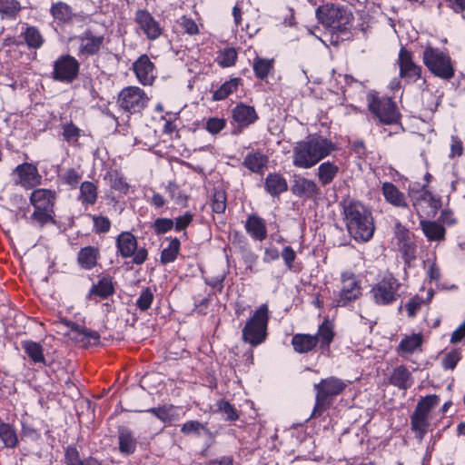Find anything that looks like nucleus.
<instances>
[{"label": "nucleus", "instance_id": "nucleus-1", "mask_svg": "<svg viewBox=\"0 0 465 465\" xmlns=\"http://www.w3.org/2000/svg\"><path fill=\"white\" fill-rule=\"evenodd\" d=\"M336 149L337 146L331 140L316 134H310L295 143L292 163L298 168L310 169Z\"/></svg>", "mask_w": 465, "mask_h": 465}, {"label": "nucleus", "instance_id": "nucleus-2", "mask_svg": "<svg viewBox=\"0 0 465 465\" xmlns=\"http://www.w3.org/2000/svg\"><path fill=\"white\" fill-rule=\"evenodd\" d=\"M343 213L347 230L355 240L368 241L374 233L375 226L371 213L365 206L353 200L343 202Z\"/></svg>", "mask_w": 465, "mask_h": 465}, {"label": "nucleus", "instance_id": "nucleus-3", "mask_svg": "<svg viewBox=\"0 0 465 465\" xmlns=\"http://www.w3.org/2000/svg\"><path fill=\"white\" fill-rule=\"evenodd\" d=\"M56 193L48 189H35L31 193L30 203L35 211L28 218L33 224L43 227L49 222H54V206Z\"/></svg>", "mask_w": 465, "mask_h": 465}, {"label": "nucleus", "instance_id": "nucleus-4", "mask_svg": "<svg viewBox=\"0 0 465 465\" xmlns=\"http://www.w3.org/2000/svg\"><path fill=\"white\" fill-rule=\"evenodd\" d=\"M422 62L435 76L450 81L455 75L454 63L449 53L438 47L427 45L422 54Z\"/></svg>", "mask_w": 465, "mask_h": 465}, {"label": "nucleus", "instance_id": "nucleus-5", "mask_svg": "<svg viewBox=\"0 0 465 465\" xmlns=\"http://www.w3.org/2000/svg\"><path fill=\"white\" fill-rule=\"evenodd\" d=\"M316 17L323 26L333 32H343L353 16L343 6L334 4H326L319 6L315 12Z\"/></svg>", "mask_w": 465, "mask_h": 465}, {"label": "nucleus", "instance_id": "nucleus-6", "mask_svg": "<svg viewBox=\"0 0 465 465\" xmlns=\"http://www.w3.org/2000/svg\"><path fill=\"white\" fill-rule=\"evenodd\" d=\"M269 311L267 304H262L247 321L242 329V340L252 346L262 343L267 337Z\"/></svg>", "mask_w": 465, "mask_h": 465}, {"label": "nucleus", "instance_id": "nucleus-7", "mask_svg": "<svg viewBox=\"0 0 465 465\" xmlns=\"http://www.w3.org/2000/svg\"><path fill=\"white\" fill-rule=\"evenodd\" d=\"M345 387V383L335 377L322 379L318 384H315L314 389L317 393L312 417H320L325 412L331 404L332 398L340 394Z\"/></svg>", "mask_w": 465, "mask_h": 465}, {"label": "nucleus", "instance_id": "nucleus-8", "mask_svg": "<svg viewBox=\"0 0 465 465\" xmlns=\"http://www.w3.org/2000/svg\"><path fill=\"white\" fill-rule=\"evenodd\" d=\"M147 94L138 86L123 88L117 96V105L121 110L131 114L142 113L149 103Z\"/></svg>", "mask_w": 465, "mask_h": 465}, {"label": "nucleus", "instance_id": "nucleus-9", "mask_svg": "<svg viewBox=\"0 0 465 465\" xmlns=\"http://www.w3.org/2000/svg\"><path fill=\"white\" fill-rule=\"evenodd\" d=\"M116 248L120 256L124 259L133 258V262L143 264L148 256L145 248H138L135 236L130 232H122L116 238Z\"/></svg>", "mask_w": 465, "mask_h": 465}, {"label": "nucleus", "instance_id": "nucleus-10", "mask_svg": "<svg viewBox=\"0 0 465 465\" xmlns=\"http://www.w3.org/2000/svg\"><path fill=\"white\" fill-rule=\"evenodd\" d=\"M79 69L80 64L74 56L64 54L54 61L52 77L55 81L71 84L78 77Z\"/></svg>", "mask_w": 465, "mask_h": 465}, {"label": "nucleus", "instance_id": "nucleus-11", "mask_svg": "<svg viewBox=\"0 0 465 465\" xmlns=\"http://www.w3.org/2000/svg\"><path fill=\"white\" fill-rule=\"evenodd\" d=\"M13 181L26 190L33 189L42 183V175L36 165L31 163H24L17 165L12 173Z\"/></svg>", "mask_w": 465, "mask_h": 465}, {"label": "nucleus", "instance_id": "nucleus-12", "mask_svg": "<svg viewBox=\"0 0 465 465\" xmlns=\"http://www.w3.org/2000/svg\"><path fill=\"white\" fill-rule=\"evenodd\" d=\"M341 286L335 300L337 306H346L361 295V286L352 272H344L341 276Z\"/></svg>", "mask_w": 465, "mask_h": 465}, {"label": "nucleus", "instance_id": "nucleus-13", "mask_svg": "<svg viewBox=\"0 0 465 465\" xmlns=\"http://www.w3.org/2000/svg\"><path fill=\"white\" fill-rule=\"evenodd\" d=\"M398 64L399 74L407 83H415L421 79L422 67L413 61L411 52L401 47L399 53Z\"/></svg>", "mask_w": 465, "mask_h": 465}, {"label": "nucleus", "instance_id": "nucleus-14", "mask_svg": "<svg viewBox=\"0 0 465 465\" xmlns=\"http://www.w3.org/2000/svg\"><path fill=\"white\" fill-rule=\"evenodd\" d=\"M232 118L236 124L232 130V134L239 135L257 121L258 114L253 106L241 103L232 110Z\"/></svg>", "mask_w": 465, "mask_h": 465}, {"label": "nucleus", "instance_id": "nucleus-15", "mask_svg": "<svg viewBox=\"0 0 465 465\" xmlns=\"http://www.w3.org/2000/svg\"><path fill=\"white\" fill-rule=\"evenodd\" d=\"M401 114L396 104L391 98L380 100V124L391 125L394 133L401 129Z\"/></svg>", "mask_w": 465, "mask_h": 465}, {"label": "nucleus", "instance_id": "nucleus-16", "mask_svg": "<svg viewBox=\"0 0 465 465\" xmlns=\"http://www.w3.org/2000/svg\"><path fill=\"white\" fill-rule=\"evenodd\" d=\"M135 22L150 40L159 38L163 33V28L160 24L147 10H137L135 13Z\"/></svg>", "mask_w": 465, "mask_h": 465}, {"label": "nucleus", "instance_id": "nucleus-17", "mask_svg": "<svg viewBox=\"0 0 465 465\" xmlns=\"http://www.w3.org/2000/svg\"><path fill=\"white\" fill-rule=\"evenodd\" d=\"M134 72L138 81L143 85H150L153 84L154 75V64L151 62L146 54L141 55L133 64Z\"/></svg>", "mask_w": 465, "mask_h": 465}, {"label": "nucleus", "instance_id": "nucleus-18", "mask_svg": "<svg viewBox=\"0 0 465 465\" xmlns=\"http://www.w3.org/2000/svg\"><path fill=\"white\" fill-rule=\"evenodd\" d=\"M115 292L113 278L109 275L103 276L97 283L93 284L89 290L86 299L98 302L99 299H107Z\"/></svg>", "mask_w": 465, "mask_h": 465}, {"label": "nucleus", "instance_id": "nucleus-19", "mask_svg": "<svg viewBox=\"0 0 465 465\" xmlns=\"http://www.w3.org/2000/svg\"><path fill=\"white\" fill-rule=\"evenodd\" d=\"M294 195L307 199H316L321 194V189L312 180L305 177H296L292 185Z\"/></svg>", "mask_w": 465, "mask_h": 465}, {"label": "nucleus", "instance_id": "nucleus-20", "mask_svg": "<svg viewBox=\"0 0 465 465\" xmlns=\"http://www.w3.org/2000/svg\"><path fill=\"white\" fill-rule=\"evenodd\" d=\"M80 42L79 53L86 55H94L99 52L104 43L103 35H96L91 29L85 30L78 36Z\"/></svg>", "mask_w": 465, "mask_h": 465}, {"label": "nucleus", "instance_id": "nucleus-21", "mask_svg": "<svg viewBox=\"0 0 465 465\" xmlns=\"http://www.w3.org/2000/svg\"><path fill=\"white\" fill-rule=\"evenodd\" d=\"M68 326L70 327L71 339L83 343L84 346L91 344L92 341L98 342L100 339V334L96 331L87 329L74 322L68 323Z\"/></svg>", "mask_w": 465, "mask_h": 465}, {"label": "nucleus", "instance_id": "nucleus-22", "mask_svg": "<svg viewBox=\"0 0 465 465\" xmlns=\"http://www.w3.org/2000/svg\"><path fill=\"white\" fill-rule=\"evenodd\" d=\"M247 233L255 241H263L267 237L265 221L256 214L249 215L245 223Z\"/></svg>", "mask_w": 465, "mask_h": 465}, {"label": "nucleus", "instance_id": "nucleus-23", "mask_svg": "<svg viewBox=\"0 0 465 465\" xmlns=\"http://www.w3.org/2000/svg\"><path fill=\"white\" fill-rule=\"evenodd\" d=\"M399 286L400 284L393 276H384L381 282H380V300L383 303L393 302L398 296L397 291Z\"/></svg>", "mask_w": 465, "mask_h": 465}, {"label": "nucleus", "instance_id": "nucleus-24", "mask_svg": "<svg viewBox=\"0 0 465 465\" xmlns=\"http://www.w3.org/2000/svg\"><path fill=\"white\" fill-rule=\"evenodd\" d=\"M314 337L317 338L318 343H320V350L322 353L330 351V344L331 343L334 331L332 323L325 320L318 328V331Z\"/></svg>", "mask_w": 465, "mask_h": 465}, {"label": "nucleus", "instance_id": "nucleus-25", "mask_svg": "<svg viewBox=\"0 0 465 465\" xmlns=\"http://www.w3.org/2000/svg\"><path fill=\"white\" fill-rule=\"evenodd\" d=\"M119 450L122 454L130 455L136 450L137 440L130 429L121 426L118 429Z\"/></svg>", "mask_w": 465, "mask_h": 465}, {"label": "nucleus", "instance_id": "nucleus-26", "mask_svg": "<svg viewBox=\"0 0 465 465\" xmlns=\"http://www.w3.org/2000/svg\"><path fill=\"white\" fill-rule=\"evenodd\" d=\"M317 344V338L311 334L297 333L292 339L293 350L301 354L312 351Z\"/></svg>", "mask_w": 465, "mask_h": 465}, {"label": "nucleus", "instance_id": "nucleus-27", "mask_svg": "<svg viewBox=\"0 0 465 465\" xmlns=\"http://www.w3.org/2000/svg\"><path fill=\"white\" fill-rule=\"evenodd\" d=\"M264 186L267 193L272 196H278L288 190L286 179L276 173H271L267 175Z\"/></svg>", "mask_w": 465, "mask_h": 465}, {"label": "nucleus", "instance_id": "nucleus-28", "mask_svg": "<svg viewBox=\"0 0 465 465\" xmlns=\"http://www.w3.org/2000/svg\"><path fill=\"white\" fill-rule=\"evenodd\" d=\"M99 258L100 251L94 246L82 248L77 255L78 263L84 270H91L95 267Z\"/></svg>", "mask_w": 465, "mask_h": 465}, {"label": "nucleus", "instance_id": "nucleus-29", "mask_svg": "<svg viewBox=\"0 0 465 465\" xmlns=\"http://www.w3.org/2000/svg\"><path fill=\"white\" fill-rule=\"evenodd\" d=\"M382 194L387 203L394 207H407V202L404 194L391 183L382 184Z\"/></svg>", "mask_w": 465, "mask_h": 465}, {"label": "nucleus", "instance_id": "nucleus-30", "mask_svg": "<svg viewBox=\"0 0 465 465\" xmlns=\"http://www.w3.org/2000/svg\"><path fill=\"white\" fill-rule=\"evenodd\" d=\"M420 227L430 241H441L445 238V228L435 221H420Z\"/></svg>", "mask_w": 465, "mask_h": 465}, {"label": "nucleus", "instance_id": "nucleus-31", "mask_svg": "<svg viewBox=\"0 0 465 465\" xmlns=\"http://www.w3.org/2000/svg\"><path fill=\"white\" fill-rule=\"evenodd\" d=\"M98 197L97 186L89 181L83 182L80 185L79 201L84 206L94 205Z\"/></svg>", "mask_w": 465, "mask_h": 465}, {"label": "nucleus", "instance_id": "nucleus-32", "mask_svg": "<svg viewBox=\"0 0 465 465\" xmlns=\"http://www.w3.org/2000/svg\"><path fill=\"white\" fill-rule=\"evenodd\" d=\"M339 173V167L331 162H324L318 167L317 176L322 186L332 183Z\"/></svg>", "mask_w": 465, "mask_h": 465}, {"label": "nucleus", "instance_id": "nucleus-33", "mask_svg": "<svg viewBox=\"0 0 465 465\" xmlns=\"http://www.w3.org/2000/svg\"><path fill=\"white\" fill-rule=\"evenodd\" d=\"M22 348L34 363H41L45 365V358L44 350L40 343L33 341H22Z\"/></svg>", "mask_w": 465, "mask_h": 465}, {"label": "nucleus", "instance_id": "nucleus-34", "mask_svg": "<svg viewBox=\"0 0 465 465\" xmlns=\"http://www.w3.org/2000/svg\"><path fill=\"white\" fill-rule=\"evenodd\" d=\"M267 163V156L259 152L248 153L243 160V165L253 173H261Z\"/></svg>", "mask_w": 465, "mask_h": 465}, {"label": "nucleus", "instance_id": "nucleus-35", "mask_svg": "<svg viewBox=\"0 0 465 465\" xmlns=\"http://www.w3.org/2000/svg\"><path fill=\"white\" fill-rule=\"evenodd\" d=\"M0 440L4 447L14 449L18 444V437L15 430L9 423H5L0 420Z\"/></svg>", "mask_w": 465, "mask_h": 465}, {"label": "nucleus", "instance_id": "nucleus-36", "mask_svg": "<svg viewBox=\"0 0 465 465\" xmlns=\"http://www.w3.org/2000/svg\"><path fill=\"white\" fill-rule=\"evenodd\" d=\"M242 84V79L239 77L232 78L224 82L213 94L214 101H221L227 98L230 94H233Z\"/></svg>", "mask_w": 465, "mask_h": 465}, {"label": "nucleus", "instance_id": "nucleus-37", "mask_svg": "<svg viewBox=\"0 0 465 465\" xmlns=\"http://www.w3.org/2000/svg\"><path fill=\"white\" fill-rule=\"evenodd\" d=\"M390 381L400 389H407L411 385V372L405 366H398L393 371Z\"/></svg>", "mask_w": 465, "mask_h": 465}, {"label": "nucleus", "instance_id": "nucleus-38", "mask_svg": "<svg viewBox=\"0 0 465 465\" xmlns=\"http://www.w3.org/2000/svg\"><path fill=\"white\" fill-rule=\"evenodd\" d=\"M25 42L30 48L38 49L44 44V37L40 31L35 26H26L22 33Z\"/></svg>", "mask_w": 465, "mask_h": 465}, {"label": "nucleus", "instance_id": "nucleus-39", "mask_svg": "<svg viewBox=\"0 0 465 465\" xmlns=\"http://www.w3.org/2000/svg\"><path fill=\"white\" fill-rule=\"evenodd\" d=\"M273 68V60L257 56L252 63V69L255 76L261 80L267 78Z\"/></svg>", "mask_w": 465, "mask_h": 465}, {"label": "nucleus", "instance_id": "nucleus-40", "mask_svg": "<svg viewBox=\"0 0 465 465\" xmlns=\"http://www.w3.org/2000/svg\"><path fill=\"white\" fill-rule=\"evenodd\" d=\"M180 241L178 238H172L168 243V246L163 248L161 252V262L163 264L173 262L176 258L180 251Z\"/></svg>", "mask_w": 465, "mask_h": 465}, {"label": "nucleus", "instance_id": "nucleus-41", "mask_svg": "<svg viewBox=\"0 0 465 465\" xmlns=\"http://www.w3.org/2000/svg\"><path fill=\"white\" fill-rule=\"evenodd\" d=\"M181 432L184 435H195L201 436L202 432L206 435H210L211 431L207 427V424L201 423L198 420H188L183 424Z\"/></svg>", "mask_w": 465, "mask_h": 465}, {"label": "nucleus", "instance_id": "nucleus-42", "mask_svg": "<svg viewBox=\"0 0 465 465\" xmlns=\"http://www.w3.org/2000/svg\"><path fill=\"white\" fill-rule=\"evenodd\" d=\"M51 14L55 20L63 23L70 21L73 16L71 7L64 2L54 4L51 7Z\"/></svg>", "mask_w": 465, "mask_h": 465}, {"label": "nucleus", "instance_id": "nucleus-43", "mask_svg": "<svg viewBox=\"0 0 465 465\" xmlns=\"http://www.w3.org/2000/svg\"><path fill=\"white\" fill-rule=\"evenodd\" d=\"M157 417L161 421L171 423L177 418L175 408L173 405H164L163 407L152 408L147 411Z\"/></svg>", "mask_w": 465, "mask_h": 465}, {"label": "nucleus", "instance_id": "nucleus-44", "mask_svg": "<svg viewBox=\"0 0 465 465\" xmlns=\"http://www.w3.org/2000/svg\"><path fill=\"white\" fill-rule=\"evenodd\" d=\"M21 10L16 0H0V14L5 17L14 18Z\"/></svg>", "mask_w": 465, "mask_h": 465}, {"label": "nucleus", "instance_id": "nucleus-45", "mask_svg": "<svg viewBox=\"0 0 465 465\" xmlns=\"http://www.w3.org/2000/svg\"><path fill=\"white\" fill-rule=\"evenodd\" d=\"M422 343V338L419 334H413L411 336L404 338L399 344V351L411 353Z\"/></svg>", "mask_w": 465, "mask_h": 465}, {"label": "nucleus", "instance_id": "nucleus-46", "mask_svg": "<svg viewBox=\"0 0 465 465\" xmlns=\"http://www.w3.org/2000/svg\"><path fill=\"white\" fill-rule=\"evenodd\" d=\"M237 59V52L233 47H227L220 51L217 61L222 67L232 66Z\"/></svg>", "mask_w": 465, "mask_h": 465}, {"label": "nucleus", "instance_id": "nucleus-47", "mask_svg": "<svg viewBox=\"0 0 465 465\" xmlns=\"http://www.w3.org/2000/svg\"><path fill=\"white\" fill-rule=\"evenodd\" d=\"M63 138L70 144H75L81 136V130L72 122L63 125Z\"/></svg>", "mask_w": 465, "mask_h": 465}, {"label": "nucleus", "instance_id": "nucleus-48", "mask_svg": "<svg viewBox=\"0 0 465 465\" xmlns=\"http://www.w3.org/2000/svg\"><path fill=\"white\" fill-rule=\"evenodd\" d=\"M226 193L223 190H215L213 197L211 206L214 213H223L226 209Z\"/></svg>", "mask_w": 465, "mask_h": 465}, {"label": "nucleus", "instance_id": "nucleus-49", "mask_svg": "<svg viewBox=\"0 0 465 465\" xmlns=\"http://www.w3.org/2000/svg\"><path fill=\"white\" fill-rule=\"evenodd\" d=\"M439 403L437 395H429L421 398L417 404L415 411L423 415H428L430 411Z\"/></svg>", "mask_w": 465, "mask_h": 465}, {"label": "nucleus", "instance_id": "nucleus-50", "mask_svg": "<svg viewBox=\"0 0 465 465\" xmlns=\"http://www.w3.org/2000/svg\"><path fill=\"white\" fill-rule=\"evenodd\" d=\"M405 263L410 264L416 258V245L412 240L398 244Z\"/></svg>", "mask_w": 465, "mask_h": 465}, {"label": "nucleus", "instance_id": "nucleus-51", "mask_svg": "<svg viewBox=\"0 0 465 465\" xmlns=\"http://www.w3.org/2000/svg\"><path fill=\"white\" fill-rule=\"evenodd\" d=\"M153 298V292L150 288L143 289L136 300V307L142 312L147 311L151 307Z\"/></svg>", "mask_w": 465, "mask_h": 465}, {"label": "nucleus", "instance_id": "nucleus-52", "mask_svg": "<svg viewBox=\"0 0 465 465\" xmlns=\"http://www.w3.org/2000/svg\"><path fill=\"white\" fill-rule=\"evenodd\" d=\"M64 463L65 465H85L74 445L64 448Z\"/></svg>", "mask_w": 465, "mask_h": 465}, {"label": "nucleus", "instance_id": "nucleus-53", "mask_svg": "<svg viewBox=\"0 0 465 465\" xmlns=\"http://www.w3.org/2000/svg\"><path fill=\"white\" fill-rule=\"evenodd\" d=\"M94 230L96 233H106L110 231L111 222L106 216L93 215Z\"/></svg>", "mask_w": 465, "mask_h": 465}, {"label": "nucleus", "instance_id": "nucleus-54", "mask_svg": "<svg viewBox=\"0 0 465 465\" xmlns=\"http://www.w3.org/2000/svg\"><path fill=\"white\" fill-rule=\"evenodd\" d=\"M411 426L420 435L424 434L427 427V416L414 411L411 416Z\"/></svg>", "mask_w": 465, "mask_h": 465}, {"label": "nucleus", "instance_id": "nucleus-55", "mask_svg": "<svg viewBox=\"0 0 465 465\" xmlns=\"http://www.w3.org/2000/svg\"><path fill=\"white\" fill-rule=\"evenodd\" d=\"M226 125V122L223 118L212 117L206 121L205 129L212 134L220 133Z\"/></svg>", "mask_w": 465, "mask_h": 465}, {"label": "nucleus", "instance_id": "nucleus-56", "mask_svg": "<svg viewBox=\"0 0 465 465\" xmlns=\"http://www.w3.org/2000/svg\"><path fill=\"white\" fill-rule=\"evenodd\" d=\"M174 226V222L172 219L168 218H158L153 223V230L157 234H163L170 230Z\"/></svg>", "mask_w": 465, "mask_h": 465}, {"label": "nucleus", "instance_id": "nucleus-57", "mask_svg": "<svg viewBox=\"0 0 465 465\" xmlns=\"http://www.w3.org/2000/svg\"><path fill=\"white\" fill-rule=\"evenodd\" d=\"M394 234L398 244L412 240L411 232L399 222L394 226Z\"/></svg>", "mask_w": 465, "mask_h": 465}, {"label": "nucleus", "instance_id": "nucleus-58", "mask_svg": "<svg viewBox=\"0 0 465 465\" xmlns=\"http://www.w3.org/2000/svg\"><path fill=\"white\" fill-rule=\"evenodd\" d=\"M218 410L226 415L229 420H235L238 419V414L234 407L226 401H220L217 403Z\"/></svg>", "mask_w": 465, "mask_h": 465}, {"label": "nucleus", "instance_id": "nucleus-59", "mask_svg": "<svg viewBox=\"0 0 465 465\" xmlns=\"http://www.w3.org/2000/svg\"><path fill=\"white\" fill-rule=\"evenodd\" d=\"M81 178V174L73 168L68 169L63 175L64 183L70 185L71 187H76Z\"/></svg>", "mask_w": 465, "mask_h": 465}, {"label": "nucleus", "instance_id": "nucleus-60", "mask_svg": "<svg viewBox=\"0 0 465 465\" xmlns=\"http://www.w3.org/2000/svg\"><path fill=\"white\" fill-rule=\"evenodd\" d=\"M460 359V355L457 351H452L445 355L442 360V366L446 370H453L458 361Z\"/></svg>", "mask_w": 465, "mask_h": 465}, {"label": "nucleus", "instance_id": "nucleus-61", "mask_svg": "<svg viewBox=\"0 0 465 465\" xmlns=\"http://www.w3.org/2000/svg\"><path fill=\"white\" fill-rule=\"evenodd\" d=\"M282 260L286 267L292 271L293 270V262L296 259V253L294 250L291 246H285L281 253Z\"/></svg>", "mask_w": 465, "mask_h": 465}, {"label": "nucleus", "instance_id": "nucleus-62", "mask_svg": "<svg viewBox=\"0 0 465 465\" xmlns=\"http://www.w3.org/2000/svg\"><path fill=\"white\" fill-rule=\"evenodd\" d=\"M182 28L185 33L193 35L199 33V28L197 24L192 18L183 16L181 22Z\"/></svg>", "mask_w": 465, "mask_h": 465}, {"label": "nucleus", "instance_id": "nucleus-63", "mask_svg": "<svg viewBox=\"0 0 465 465\" xmlns=\"http://www.w3.org/2000/svg\"><path fill=\"white\" fill-rule=\"evenodd\" d=\"M193 220V215L190 212H186L183 215L175 219V230L180 232L184 230Z\"/></svg>", "mask_w": 465, "mask_h": 465}, {"label": "nucleus", "instance_id": "nucleus-64", "mask_svg": "<svg viewBox=\"0 0 465 465\" xmlns=\"http://www.w3.org/2000/svg\"><path fill=\"white\" fill-rule=\"evenodd\" d=\"M111 181H112V188L113 189L119 191L121 193H126L128 192L129 185L125 182L124 177H122L118 174H115L114 176H112Z\"/></svg>", "mask_w": 465, "mask_h": 465}]
</instances>
